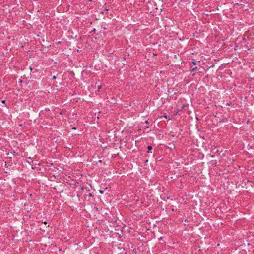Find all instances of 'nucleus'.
<instances>
[{"instance_id": "nucleus-1", "label": "nucleus", "mask_w": 254, "mask_h": 254, "mask_svg": "<svg viewBox=\"0 0 254 254\" xmlns=\"http://www.w3.org/2000/svg\"><path fill=\"white\" fill-rule=\"evenodd\" d=\"M147 149H148V153H149L150 151H151L152 149V146L150 145L148 146Z\"/></svg>"}, {"instance_id": "nucleus-2", "label": "nucleus", "mask_w": 254, "mask_h": 254, "mask_svg": "<svg viewBox=\"0 0 254 254\" xmlns=\"http://www.w3.org/2000/svg\"><path fill=\"white\" fill-rule=\"evenodd\" d=\"M101 87H102V85H98V87H97V91H99L100 89L101 88Z\"/></svg>"}, {"instance_id": "nucleus-3", "label": "nucleus", "mask_w": 254, "mask_h": 254, "mask_svg": "<svg viewBox=\"0 0 254 254\" xmlns=\"http://www.w3.org/2000/svg\"><path fill=\"white\" fill-rule=\"evenodd\" d=\"M99 192L100 194H103L104 192V190H99Z\"/></svg>"}, {"instance_id": "nucleus-4", "label": "nucleus", "mask_w": 254, "mask_h": 254, "mask_svg": "<svg viewBox=\"0 0 254 254\" xmlns=\"http://www.w3.org/2000/svg\"><path fill=\"white\" fill-rule=\"evenodd\" d=\"M196 69H197V67H193V68H192L191 71H194V70H195Z\"/></svg>"}, {"instance_id": "nucleus-5", "label": "nucleus", "mask_w": 254, "mask_h": 254, "mask_svg": "<svg viewBox=\"0 0 254 254\" xmlns=\"http://www.w3.org/2000/svg\"><path fill=\"white\" fill-rule=\"evenodd\" d=\"M88 196H89V197H93V195L91 193H89V195H88Z\"/></svg>"}, {"instance_id": "nucleus-6", "label": "nucleus", "mask_w": 254, "mask_h": 254, "mask_svg": "<svg viewBox=\"0 0 254 254\" xmlns=\"http://www.w3.org/2000/svg\"><path fill=\"white\" fill-rule=\"evenodd\" d=\"M192 64H194V65H196V62H192Z\"/></svg>"}, {"instance_id": "nucleus-7", "label": "nucleus", "mask_w": 254, "mask_h": 254, "mask_svg": "<svg viewBox=\"0 0 254 254\" xmlns=\"http://www.w3.org/2000/svg\"><path fill=\"white\" fill-rule=\"evenodd\" d=\"M5 100H3L2 101V103H5Z\"/></svg>"}, {"instance_id": "nucleus-8", "label": "nucleus", "mask_w": 254, "mask_h": 254, "mask_svg": "<svg viewBox=\"0 0 254 254\" xmlns=\"http://www.w3.org/2000/svg\"><path fill=\"white\" fill-rule=\"evenodd\" d=\"M56 76H53V79H56Z\"/></svg>"}, {"instance_id": "nucleus-9", "label": "nucleus", "mask_w": 254, "mask_h": 254, "mask_svg": "<svg viewBox=\"0 0 254 254\" xmlns=\"http://www.w3.org/2000/svg\"><path fill=\"white\" fill-rule=\"evenodd\" d=\"M249 122H250V121H249V120H247V124H249Z\"/></svg>"}, {"instance_id": "nucleus-10", "label": "nucleus", "mask_w": 254, "mask_h": 254, "mask_svg": "<svg viewBox=\"0 0 254 254\" xmlns=\"http://www.w3.org/2000/svg\"><path fill=\"white\" fill-rule=\"evenodd\" d=\"M76 129V127H72V129H74V130H75Z\"/></svg>"}, {"instance_id": "nucleus-11", "label": "nucleus", "mask_w": 254, "mask_h": 254, "mask_svg": "<svg viewBox=\"0 0 254 254\" xmlns=\"http://www.w3.org/2000/svg\"><path fill=\"white\" fill-rule=\"evenodd\" d=\"M98 162H100V163H101L102 161L100 160L98 161Z\"/></svg>"}, {"instance_id": "nucleus-12", "label": "nucleus", "mask_w": 254, "mask_h": 254, "mask_svg": "<svg viewBox=\"0 0 254 254\" xmlns=\"http://www.w3.org/2000/svg\"><path fill=\"white\" fill-rule=\"evenodd\" d=\"M145 123H146V124H148V121H145Z\"/></svg>"}, {"instance_id": "nucleus-13", "label": "nucleus", "mask_w": 254, "mask_h": 254, "mask_svg": "<svg viewBox=\"0 0 254 254\" xmlns=\"http://www.w3.org/2000/svg\"><path fill=\"white\" fill-rule=\"evenodd\" d=\"M108 10H109V9H105V11H108Z\"/></svg>"}, {"instance_id": "nucleus-14", "label": "nucleus", "mask_w": 254, "mask_h": 254, "mask_svg": "<svg viewBox=\"0 0 254 254\" xmlns=\"http://www.w3.org/2000/svg\"><path fill=\"white\" fill-rule=\"evenodd\" d=\"M14 153H15V151H13V154H14Z\"/></svg>"}, {"instance_id": "nucleus-15", "label": "nucleus", "mask_w": 254, "mask_h": 254, "mask_svg": "<svg viewBox=\"0 0 254 254\" xmlns=\"http://www.w3.org/2000/svg\"><path fill=\"white\" fill-rule=\"evenodd\" d=\"M253 139L254 140V136H253Z\"/></svg>"}, {"instance_id": "nucleus-16", "label": "nucleus", "mask_w": 254, "mask_h": 254, "mask_svg": "<svg viewBox=\"0 0 254 254\" xmlns=\"http://www.w3.org/2000/svg\"><path fill=\"white\" fill-rule=\"evenodd\" d=\"M90 0V1H92V0Z\"/></svg>"}]
</instances>
